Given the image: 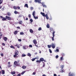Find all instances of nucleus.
Masks as SVG:
<instances>
[{"instance_id":"obj_1","label":"nucleus","mask_w":76,"mask_h":76,"mask_svg":"<svg viewBox=\"0 0 76 76\" xmlns=\"http://www.w3.org/2000/svg\"><path fill=\"white\" fill-rule=\"evenodd\" d=\"M0 18L2 19V20L3 21H4L6 20V19L7 20H11V18L10 17H8L7 16H6V18L3 17V16H0Z\"/></svg>"},{"instance_id":"obj_2","label":"nucleus","mask_w":76,"mask_h":76,"mask_svg":"<svg viewBox=\"0 0 76 76\" xmlns=\"http://www.w3.org/2000/svg\"><path fill=\"white\" fill-rule=\"evenodd\" d=\"M40 14L42 15L43 17H45L47 19H49V17H48V16L47 14L45 15V13H44V12L43 13L42 12H40Z\"/></svg>"},{"instance_id":"obj_3","label":"nucleus","mask_w":76,"mask_h":76,"mask_svg":"<svg viewBox=\"0 0 76 76\" xmlns=\"http://www.w3.org/2000/svg\"><path fill=\"white\" fill-rule=\"evenodd\" d=\"M15 55H14L13 57L14 58H18V56H17L19 54V51L15 50L14 53Z\"/></svg>"},{"instance_id":"obj_4","label":"nucleus","mask_w":76,"mask_h":76,"mask_svg":"<svg viewBox=\"0 0 76 76\" xmlns=\"http://www.w3.org/2000/svg\"><path fill=\"white\" fill-rule=\"evenodd\" d=\"M32 15H33L34 18L35 19H38V17L37 16L36 17L35 16V11H34L33 12Z\"/></svg>"},{"instance_id":"obj_5","label":"nucleus","mask_w":76,"mask_h":76,"mask_svg":"<svg viewBox=\"0 0 76 76\" xmlns=\"http://www.w3.org/2000/svg\"><path fill=\"white\" fill-rule=\"evenodd\" d=\"M55 32H56L53 31L52 33V34L53 35V37H52V41H54V37H55V35L54 34H55Z\"/></svg>"},{"instance_id":"obj_6","label":"nucleus","mask_w":76,"mask_h":76,"mask_svg":"<svg viewBox=\"0 0 76 76\" xmlns=\"http://www.w3.org/2000/svg\"><path fill=\"white\" fill-rule=\"evenodd\" d=\"M51 46H52V48H53V49H54V48H55L56 47V46L55 45V44L52 43L51 45Z\"/></svg>"},{"instance_id":"obj_7","label":"nucleus","mask_w":76,"mask_h":76,"mask_svg":"<svg viewBox=\"0 0 76 76\" xmlns=\"http://www.w3.org/2000/svg\"><path fill=\"white\" fill-rule=\"evenodd\" d=\"M33 42L34 44V45L37 44V41L36 39H34L33 41Z\"/></svg>"},{"instance_id":"obj_8","label":"nucleus","mask_w":76,"mask_h":76,"mask_svg":"<svg viewBox=\"0 0 76 76\" xmlns=\"http://www.w3.org/2000/svg\"><path fill=\"white\" fill-rule=\"evenodd\" d=\"M68 76H74V74L72 73L71 74V72H69V73L68 74Z\"/></svg>"},{"instance_id":"obj_9","label":"nucleus","mask_w":76,"mask_h":76,"mask_svg":"<svg viewBox=\"0 0 76 76\" xmlns=\"http://www.w3.org/2000/svg\"><path fill=\"white\" fill-rule=\"evenodd\" d=\"M34 1L35 2V3L38 2L39 3H40V4L41 3V1H39L38 0H34Z\"/></svg>"},{"instance_id":"obj_10","label":"nucleus","mask_w":76,"mask_h":76,"mask_svg":"<svg viewBox=\"0 0 76 76\" xmlns=\"http://www.w3.org/2000/svg\"><path fill=\"white\" fill-rule=\"evenodd\" d=\"M39 60L41 62V61H45V60H44V58H40Z\"/></svg>"},{"instance_id":"obj_11","label":"nucleus","mask_w":76,"mask_h":76,"mask_svg":"<svg viewBox=\"0 0 76 76\" xmlns=\"http://www.w3.org/2000/svg\"><path fill=\"white\" fill-rule=\"evenodd\" d=\"M3 39L5 41H7V38L6 37H3Z\"/></svg>"},{"instance_id":"obj_12","label":"nucleus","mask_w":76,"mask_h":76,"mask_svg":"<svg viewBox=\"0 0 76 76\" xmlns=\"http://www.w3.org/2000/svg\"><path fill=\"white\" fill-rule=\"evenodd\" d=\"M14 64L15 65H17V66H19V64H18V62H17V61H15L14 62Z\"/></svg>"},{"instance_id":"obj_13","label":"nucleus","mask_w":76,"mask_h":76,"mask_svg":"<svg viewBox=\"0 0 76 76\" xmlns=\"http://www.w3.org/2000/svg\"><path fill=\"white\" fill-rule=\"evenodd\" d=\"M42 4L43 7H47V6L45 5H44V3H41Z\"/></svg>"},{"instance_id":"obj_14","label":"nucleus","mask_w":76,"mask_h":76,"mask_svg":"<svg viewBox=\"0 0 76 76\" xmlns=\"http://www.w3.org/2000/svg\"><path fill=\"white\" fill-rule=\"evenodd\" d=\"M30 32L31 34H33L34 33V31L32 29H30Z\"/></svg>"},{"instance_id":"obj_15","label":"nucleus","mask_w":76,"mask_h":76,"mask_svg":"<svg viewBox=\"0 0 76 76\" xmlns=\"http://www.w3.org/2000/svg\"><path fill=\"white\" fill-rule=\"evenodd\" d=\"M24 7H26L27 8H28V4H25V5L24 6Z\"/></svg>"},{"instance_id":"obj_16","label":"nucleus","mask_w":76,"mask_h":76,"mask_svg":"<svg viewBox=\"0 0 76 76\" xmlns=\"http://www.w3.org/2000/svg\"><path fill=\"white\" fill-rule=\"evenodd\" d=\"M7 15L9 16H10L11 15V14H10V13L9 12H7Z\"/></svg>"},{"instance_id":"obj_17","label":"nucleus","mask_w":76,"mask_h":76,"mask_svg":"<svg viewBox=\"0 0 76 76\" xmlns=\"http://www.w3.org/2000/svg\"><path fill=\"white\" fill-rule=\"evenodd\" d=\"M1 72V73H2V74H3V75H4V74L5 73L4 70H2Z\"/></svg>"},{"instance_id":"obj_18","label":"nucleus","mask_w":76,"mask_h":76,"mask_svg":"<svg viewBox=\"0 0 76 76\" xmlns=\"http://www.w3.org/2000/svg\"><path fill=\"white\" fill-rule=\"evenodd\" d=\"M17 34H18V31H15L14 32V34H15V35H16Z\"/></svg>"},{"instance_id":"obj_19","label":"nucleus","mask_w":76,"mask_h":76,"mask_svg":"<svg viewBox=\"0 0 76 76\" xmlns=\"http://www.w3.org/2000/svg\"><path fill=\"white\" fill-rule=\"evenodd\" d=\"M46 27L47 28H50V25L49 24H48L46 26Z\"/></svg>"},{"instance_id":"obj_20","label":"nucleus","mask_w":76,"mask_h":76,"mask_svg":"<svg viewBox=\"0 0 76 76\" xmlns=\"http://www.w3.org/2000/svg\"><path fill=\"white\" fill-rule=\"evenodd\" d=\"M37 58H32V59L31 60L32 61H35V60L36 59H37Z\"/></svg>"},{"instance_id":"obj_21","label":"nucleus","mask_w":76,"mask_h":76,"mask_svg":"<svg viewBox=\"0 0 76 76\" xmlns=\"http://www.w3.org/2000/svg\"><path fill=\"white\" fill-rule=\"evenodd\" d=\"M48 48H50L51 47V45H48Z\"/></svg>"},{"instance_id":"obj_22","label":"nucleus","mask_w":76,"mask_h":76,"mask_svg":"<svg viewBox=\"0 0 76 76\" xmlns=\"http://www.w3.org/2000/svg\"><path fill=\"white\" fill-rule=\"evenodd\" d=\"M50 31H54V30L53 29V28H50Z\"/></svg>"},{"instance_id":"obj_23","label":"nucleus","mask_w":76,"mask_h":76,"mask_svg":"<svg viewBox=\"0 0 76 76\" xmlns=\"http://www.w3.org/2000/svg\"><path fill=\"white\" fill-rule=\"evenodd\" d=\"M36 62L37 63H41V61H40V60H37V61H36Z\"/></svg>"},{"instance_id":"obj_24","label":"nucleus","mask_w":76,"mask_h":76,"mask_svg":"<svg viewBox=\"0 0 76 76\" xmlns=\"http://www.w3.org/2000/svg\"><path fill=\"white\" fill-rule=\"evenodd\" d=\"M19 24H20V25H21L22 24V21H20V22H19Z\"/></svg>"},{"instance_id":"obj_25","label":"nucleus","mask_w":76,"mask_h":76,"mask_svg":"<svg viewBox=\"0 0 76 76\" xmlns=\"http://www.w3.org/2000/svg\"><path fill=\"white\" fill-rule=\"evenodd\" d=\"M13 8L14 9H15V10H17V9H17V7H16L14 6L13 7Z\"/></svg>"},{"instance_id":"obj_26","label":"nucleus","mask_w":76,"mask_h":76,"mask_svg":"<svg viewBox=\"0 0 76 76\" xmlns=\"http://www.w3.org/2000/svg\"><path fill=\"white\" fill-rule=\"evenodd\" d=\"M22 68L23 69H26V66H22Z\"/></svg>"},{"instance_id":"obj_27","label":"nucleus","mask_w":76,"mask_h":76,"mask_svg":"<svg viewBox=\"0 0 76 76\" xmlns=\"http://www.w3.org/2000/svg\"><path fill=\"white\" fill-rule=\"evenodd\" d=\"M14 13L15 14H18V12L16 11H15L14 12Z\"/></svg>"},{"instance_id":"obj_28","label":"nucleus","mask_w":76,"mask_h":76,"mask_svg":"<svg viewBox=\"0 0 76 76\" xmlns=\"http://www.w3.org/2000/svg\"><path fill=\"white\" fill-rule=\"evenodd\" d=\"M27 56H29V57H31V54H30V53H28Z\"/></svg>"},{"instance_id":"obj_29","label":"nucleus","mask_w":76,"mask_h":76,"mask_svg":"<svg viewBox=\"0 0 76 76\" xmlns=\"http://www.w3.org/2000/svg\"><path fill=\"white\" fill-rule=\"evenodd\" d=\"M10 47L11 48H13L14 49H15V47H14V46H13L11 45L10 46Z\"/></svg>"},{"instance_id":"obj_30","label":"nucleus","mask_w":76,"mask_h":76,"mask_svg":"<svg viewBox=\"0 0 76 76\" xmlns=\"http://www.w3.org/2000/svg\"><path fill=\"white\" fill-rule=\"evenodd\" d=\"M26 46L23 47V49H24V50H26L27 48H26Z\"/></svg>"},{"instance_id":"obj_31","label":"nucleus","mask_w":76,"mask_h":76,"mask_svg":"<svg viewBox=\"0 0 76 76\" xmlns=\"http://www.w3.org/2000/svg\"><path fill=\"white\" fill-rule=\"evenodd\" d=\"M11 73L12 75H15V72H11Z\"/></svg>"},{"instance_id":"obj_32","label":"nucleus","mask_w":76,"mask_h":76,"mask_svg":"<svg viewBox=\"0 0 76 76\" xmlns=\"http://www.w3.org/2000/svg\"><path fill=\"white\" fill-rule=\"evenodd\" d=\"M38 31H41L42 30V28L41 27H39L38 29Z\"/></svg>"},{"instance_id":"obj_33","label":"nucleus","mask_w":76,"mask_h":76,"mask_svg":"<svg viewBox=\"0 0 76 76\" xmlns=\"http://www.w3.org/2000/svg\"><path fill=\"white\" fill-rule=\"evenodd\" d=\"M3 36V34H2V32H0V37H2Z\"/></svg>"},{"instance_id":"obj_34","label":"nucleus","mask_w":76,"mask_h":76,"mask_svg":"<svg viewBox=\"0 0 76 76\" xmlns=\"http://www.w3.org/2000/svg\"><path fill=\"white\" fill-rule=\"evenodd\" d=\"M17 47L18 48H20V46H19V45L18 44H17Z\"/></svg>"},{"instance_id":"obj_35","label":"nucleus","mask_w":76,"mask_h":76,"mask_svg":"<svg viewBox=\"0 0 76 76\" xmlns=\"http://www.w3.org/2000/svg\"><path fill=\"white\" fill-rule=\"evenodd\" d=\"M3 0H0V4H1L3 3Z\"/></svg>"},{"instance_id":"obj_36","label":"nucleus","mask_w":76,"mask_h":76,"mask_svg":"<svg viewBox=\"0 0 76 76\" xmlns=\"http://www.w3.org/2000/svg\"><path fill=\"white\" fill-rule=\"evenodd\" d=\"M25 73V71H23L21 73V75H23Z\"/></svg>"},{"instance_id":"obj_37","label":"nucleus","mask_w":76,"mask_h":76,"mask_svg":"<svg viewBox=\"0 0 76 76\" xmlns=\"http://www.w3.org/2000/svg\"><path fill=\"white\" fill-rule=\"evenodd\" d=\"M28 17L29 18H31V14H29L28 15Z\"/></svg>"},{"instance_id":"obj_38","label":"nucleus","mask_w":76,"mask_h":76,"mask_svg":"<svg viewBox=\"0 0 76 76\" xmlns=\"http://www.w3.org/2000/svg\"><path fill=\"white\" fill-rule=\"evenodd\" d=\"M26 56V55L23 54L22 55V57H25Z\"/></svg>"},{"instance_id":"obj_39","label":"nucleus","mask_w":76,"mask_h":76,"mask_svg":"<svg viewBox=\"0 0 76 76\" xmlns=\"http://www.w3.org/2000/svg\"><path fill=\"white\" fill-rule=\"evenodd\" d=\"M24 34V33L23 32H20V35H23Z\"/></svg>"},{"instance_id":"obj_40","label":"nucleus","mask_w":76,"mask_h":76,"mask_svg":"<svg viewBox=\"0 0 76 76\" xmlns=\"http://www.w3.org/2000/svg\"><path fill=\"white\" fill-rule=\"evenodd\" d=\"M30 21L31 22H33V20H32V19H31Z\"/></svg>"},{"instance_id":"obj_41","label":"nucleus","mask_w":76,"mask_h":76,"mask_svg":"<svg viewBox=\"0 0 76 76\" xmlns=\"http://www.w3.org/2000/svg\"><path fill=\"white\" fill-rule=\"evenodd\" d=\"M49 51L50 53H52V51L50 49H49Z\"/></svg>"},{"instance_id":"obj_42","label":"nucleus","mask_w":76,"mask_h":76,"mask_svg":"<svg viewBox=\"0 0 76 76\" xmlns=\"http://www.w3.org/2000/svg\"><path fill=\"white\" fill-rule=\"evenodd\" d=\"M60 60H61V61H62V60H63V57H61Z\"/></svg>"},{"instance_id":"obj_43","label":"nucleus","mask_w":76,"mask_h":76,"mask_svg":"<svg viewBox=\"0 0 76 76\" xmlns=\"http://www.w3.org/2000/svg\"><path fill=\"white\" fill-rule=\"evenodd\" d=\"M35 46L37 47V48H38L39 47V46H38V45H37V44H35Z\"/></svg>"},{"instance_id":"obj_44","label":"nucleus","mask_w":76,"mask_h":76,"mask_svg":"<svg viewBox=\"0 0 76 76\" xmlns=\"http://www.w3.org/2000/svg\"><path fill=\"white\" fill-rule=\"evenodd\" d=\"M30 9L31 10H34V8L33 7H31L30 8Z\"/></svg>"},{"instance_id":"obj_45","label":"nucleus","mask_w":76,"mask_h":76,"mask_svg":"<svg viewBox=\"0 0 76 76\" xmlns=\"http://www.w3.org/2000/svg\"><path fill=\"white\" fill-rule=\"evenodd\" d=\"M2 45L3 46H5V44L4 43H2Z\"/></svg>"},{"instance_id":"obj_46","label":"nucleus","mask_w":76,"mask_h":76,"mask_svg":"<svg viewBox=\"0 0 76 76\" xmlns=\"http://www.w3.org/2000/svg\"><path fill=\"white\" fill-rule=\"evenodd\" d=\"M56 58H58V56L57 55L56 56Z\"/></svg>"},{"instance_id":"obj_47","label":"nucleus","mask_w":76,"mask_h":76,"mask_svg":"<svg viewBox=\"0 0 76 76\" xmlns=\"http://www.w3.org/2000/svg\"><path fill=\"white\" fill-rule=\"evenodd\" d=\"M29 47H30V48H32V45H29Z\"/></svg>"},{"instance_id":"obj_48","label":"nucleus","mask_w":76,"mask_h":76,"mask_svg":"<svg viewBox=\"0 0 76 76\" xmlns=\"http://www.w3.org/2000/svg\"><path fill=\"white\" fill-rule=\"evenodd\" d=\"M1 56L2 57H3L4 56L3 54V53H1Z\"/></svg>"},{"instance_id":"obj_49","label":"nucleus","mask_w":76,"mask_h":76,"mask_svg":"<svg viewBox=\"0 0 76 76\" xmlns=\"http://www.w3.org/2000/svg\"><path fill=\"white\" fill-rule=\"evenodd\" d=\"M18 41H20V42H21V41H22V40H21V39H18Z\"/></svg>"},{"instance_id":"obj_50","label":"nucleus","mask_w":76,"mask_h":76,"mask_svg":"<svg viewBox=\"0 0 76 76\" xmlns=\"http://www.w3.org/2000/svg\"><path fill=\"white\" fill-rule=\"evenodd\" d=\"M17 8H18V9H20V7H19V6H18L17 7Z\"/></svg>"},{"instance_id":"obj_51","label":"nucleus","mask_w":76,"mask_h":76,"mask_svg":"<svg viewBox=\"0 0 76 76\" xmlns=\"http://www.w3.org/2000/svg\"><path fill=\"white\" fill-rule=\"evenodd\" d=\"M56 51L57 52H58L59 51V50H58V49H56Z\"/></svg>"},{"instance_id":"obj_52","label":"nucleus","mask_w":76,"mask_h":76,"mask_svg":"<svg viewBox=\"0 0 76 76\" xmlns=\"http://www.w3.org/2000/svg\"><path fill=\"white\" fill-rule=\"evenodd\" d=\"M35 74H36V73L35 72H34L32 74V75H35Z\"/></svg>"},{"instance_id":"obj_53","label":"nucleus","mask_w":76,"mask_h":76,"mask_svg":"<svg viewBox=\"0 0 76 76\" xmlns=\"http://www.w3.org/2000/svg\"><path fill=\"white\" fill-rule=\"evenodd\" d=\"M63 67H64V66L62 65V66H61V68H62V69H63Z\"/></svg>"},{"instance_id":"obj_54","label":"nucleus","mask_w":76,"mask_h":76,"mask_svg":"<svg viewBox=\"0 0 76 76\" xmlns=\"http://www.w3.org/2000/svg\"><path fill=\"white\" fill-rule=\"evenodd\" d=\"M17 63H18V64H19V60H18L17 61Z\"/></svg>"},{"instance_id":"obj_55","label":"nucleus","mask_w":76,"mask_h":76,"mask_svg":"<svg viewBox=\"0 0 76 76\" xmlns=\"http://www.w3.org/2000/svg\"><path fill=\"white\" fill-rule=\"evenodd\" d=\"M21 75L20 74H18L17 75V76H20Z\"/></svg>"},{"instance_id":"obj_56","label":"nucleus","mask_w":76,"mask_h":76,"mask_svg":"<svg viewBox=\"0 0 76 76\" xmlns=\"http://www.w3.org/2000/svg\"><path fill=\"white\" fill-rule=\"evenodd\" d=\"M45 67V64H44L43 65V67Z\"/></svg>"},{"instance_id":"obj_57","label":"nucleus","mask_w":76,"mask_h":76,"mask_svg":"<svg viewBox=\"0 0 76 76\" xmlns=\"http://www.w3.org/2000/svg\"><path fill=\"white\" fill-rule=\"evenodd\" d=\"M53 76H57V75H56V74H54Z\"/></svg>"},{"instance_id":"obj_58","label":"nucleus","mask_w":76,"mask_h":76,"mask_svg":"<svg viewBox=\"0 0 76 76\" xmlns=\"http://www.w3.org/2000/svg\"><path fill=\"white\" fill-rule=\"evenodd\" d=\"M17 28H18V29H20V27L19 26L17 27Z\"/></svg>"},{"instance_id":"obj_59","label":"nucleus","mask_w":76,"mask_h":76,"mask_svg":"<svg viewBox=\"0 0 76 76\" xmlns=\"http://www.w3.org/2000/svg\"><path fill=\"white\" fill-rule=\"evenodd\" d=\"M26 20H28V18H26Z\"/></svg>"},{"instance_id":"obj_60","label":"nucleus","mask_w":76,"mask_h":76,"mask_svg":"<svg viewBox=\"0 0 76 76\" xmlns=\"http://www.w3.org/2000/svg\"><path fill=\"white\" fill-rule=\"evenodd\" d=\"M61 72H64V71H63V70L62 69V70H61Z\"/></svg>"},{"instance_id":"obj_61","label":"nucleus","mask_w":76,"mask_h":76,"mask_svg":"<svg viewBox=\"0 0 76 76\" xmlns=\"http://www.w3.org/2000/svg\"><path fill=\"white\" fill-rule=\"evenodd\" d=\"M2 8V6H0V9H1Z\"/></svg>"},{"instance_id":"obj_62","label":"nucleus","mask_w":76,"mask_h":76,"mask_svg":"<svg viewBox=\"0 0 76 76\" xmlns=\"http://www.w3.org/2000/svg\"><path fill=\"white\" fill-rule=\"evenodd\" d=\"M8 64H10V62H8Z\"/></svg>"},{"instance_id":"obj_63","label":"nucleus","mask_w":76,"mask_h":76,"mask_svg":"<svg viewBox=\"0 0 76 76\" xmlns=\"http://www.w3.org/2000/svg\"><path fill=\"white\" fill-rule=\"evenodd\" d=\"M35 54H36V55L37 54V53H35Z\"/></svg>"},{"instance_id":"obj_64","label":"nucleus","mask_w":76,"mask_h":76,"mask_svg":"<svg viewBox=\"0 0 76 76\" xmlns=\"http://www.w3.org/2000/svg\"><path fill=\"white\" fill-rule=\"evenodd\" d=\"M0 68L1 69V67L0 66Z\"/></svg>"}]
</instances>
